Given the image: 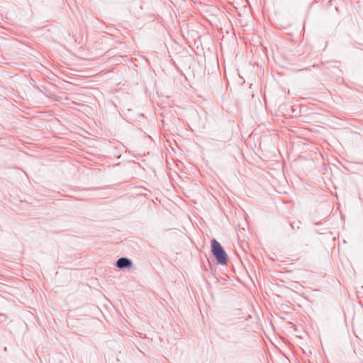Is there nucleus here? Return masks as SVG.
I'll return each instance as SVG.
<instances>
[{"mask_svg": "<svg viewBox=\"0 0 363 363\" xmlns=\"http://www.w3.org/2000/svg\"><path fill=\"white\" fill-rule=\"evenodd\" d=\"M133 264L132 261L127 257H121L116 262V267L119 269L128 268Z\"/></svg>", "mask_w": 363, "mask_h": 363, "instance_id": "2", "label": "nucleus"}, {"mask_svg": "<svg viewBox=\"0 0 363 363\" xmlns=\"http://www.w3.org/2000/svg\"><path fill=\"white\" fill-rule=\"evenodd\" d=\"M212 252L216 257L218 263L225 264L227 263V254L220 244L213 239L211 241Z\"/></svg>", "mask_w": 363, "mask_h": 363, "instance_id": "1", "label": "nucleus"}, {"mask_svg": "<svg viewBox=\"0 0 363 363\" xmlns=\"http://www.w3.org/2000/svg\"><path fill=\"white\" fill-rule=\"evenodd\" d=\"M291 228H294V225H293V224L291 223Z\"/></svg>", "mask_w": 363, "mask_h": 363, "instance_id": "3", "label": "nucleus"}]
</instances>
